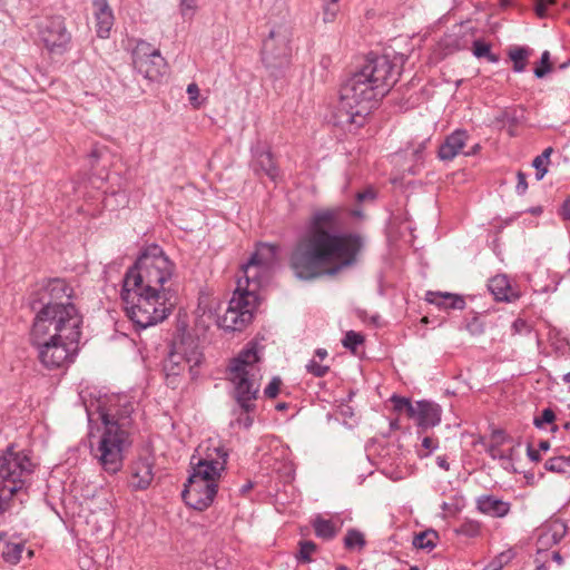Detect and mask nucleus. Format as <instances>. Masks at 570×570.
<instances>
[{
  "label": "nucleus",
  "mask_w": 570,
  "mask_h": 570,
  "mask_svg": "<svg viewBox=\"0 0 570 570\" xmlns=\"http://www.w3.org/2000/svg\"><path fill=\"white\" fill-rule=\"evenodd\" d=\"M175 264L164 252H142L135 265L125 274L121 299L127 316L140 328L164 321L170 313L165 302L168 289L165 284L171 278Z\"/></svg>",
  "instance_id": "f257e3e1"
},
{
  "label": "nucleus",
  "mask_w": 570,
  "mask_h": 570,
  "mask_svg": "<svg viewBox=\"0 0 570 570\" xmlns=\"http://www.w3.org/2000/svg\"><path fill=\"white\" fill-rule=\"evenodd\" d=\"M399 71L387 56H371L342 85L334 119L337 126L352 130L362 127L380 97L397 81Z\"/></svg>",
  "instance_id": "f03ea898"
},
{
  "label": "nucleus",
  "mask_w": 570,
  "mask_h": 570,
  "mask_svg": "<svg viewBox=\"0 0 570 570\" xmlns=\"http://www.w3.org/2000/svg\"><path fill=\"white\" fill-rule=\"evenodd\" d=\"M227 458L226 450L218 444H212L210 441L199 444L190 459L193 473L181 492L186 504L204 511L213 503Z\"/></svg>",
  "instance_id": "7ed1b4c3"
},
{
  "label": "nucleus",
  "mask_w": 570,
  "mask_h": 570,
  "mask_svg": "<svg viewBox=\"0 0 570 570\" xmlns=\"http://www.w3.org/2000/svg\"><path fill=\"white\" fill-rule=\"evenodd\" d=\"M271 256L262 252H253L250 258L242 265L243 276L237 279V286L228 307L218 318V325L226 331H242L253 320V311L258 302V291L263 279L271 271Z\"/></svg>",
  "instance_id": "20e7f679"
},
{
  "label": "nucleus",
  "mask_w": 570,
  "mask_h": 570,
  "mask_svg": "<svg viewBox=\"0 0 570 570\" xmlns=\"http://www.w3.org/2000/svg\"><path fill=\"white\" fill-rule=\"evenodd\" d=\"M132 412L131 404H125L122 410L107 409L100 412V419L105 425V431L100 438L97 458L102 470L109 474H115L124 465V452L130 446V426Z\"/></svg>",
  "instance_id": "39448f33"
},
{
  "label": "nucleus",
  "mask_w": 570,
  "mask_h": 570,
  "mask_svg": "<svg viewBox=\"0 0 570 570\" xmlns=\"http://www.w3.org/2000/svg\"><path fill=\"white\" fill-rule=\"evenodd\" d=\"M341 210L323 209L314 213L296 249H361L365 238L360 233H331L326 228L341 225Z\"/></svg>",
  "instance_id": "423d86ee"
},
{
  "label": "nucleus",
  "mask_w": 570,
  "mask_h": 570,
  "mask_svg": "<svg viewBox=\"0 0 570 570\" xmlns=\"http://www.w3.org/2000/svg\"><path fill=\"white\" fill-rule=\"evenodd\" d=\"M259 362L258 346L250 342L232 360L228 367L229 381L234 385V397L245 413L255 410L254 401L257 399L259 391L257 384L261 371Z\"/></svg>",
  "instance_id": "0eeeda50"
},
{
  "label": "nucleus",
  "mask_w": 570,
  "mask_h": 570,
  "mask_svg": "<svg viewBox=\"0 0 570 570\" xmlns=\"http://www.w3.org/2000/svg\"><path fill=\"white\" fill-rule=\"evenodd\" d=\"M32 328L31 340L53 337L79 342L82 323L81 315L75 305L67 306H38Z\"/></svg>",
  "instance_id": "6e6552de"
},
{
  "label": "nucleus",
  "mask_w": 570,
  "mask_h": 570,
  "mask_svg": "<svg viewBox=\"0 0 570 570\" xmlns=\"http://www.w3.org/2000/svg\"><path fill=\"white\" fill-rule=\"evenodd\" d=\"M269 26L268 36L263 42L262 60L268 69H281L291 62L293 41L289 12L283 3L273 7Z\"/></svg>",
  "instance_id": "1a4fd4ad"
},
{
  "label": "nucleus",
  "mask_w": 570,
  "mask_h": 570,
  "mask_svg": "<svg viewBox=\"0 0 570 570\" xmlns=\"http://www.w3.org/2000/svg\"><path fill=\"white\" fill-rule=\"evenodd\" d=\"M358 252H293L291 263L297 278L309 281L322 275H335L356 262Z\"/></svg>",
  "instance_id": "9d476101"
},
{
  "label": "nucleus",
  "mask_w": 570,
  "mask_h": 570,
  "mask_svg": "<svg viewBox=\"0 0 570 570\" xmlns=\"http://www.w3.org/2000/svg\"><path fill=\"white\" fill-rule=\"evenodd\" d=\"M32 471L33 464L28 455L14 451L13 445L0 455V513L6 510L12 497L23 489Z\"/></svg>",
  "instance_id": "9b49d317"
},
{
  "label": "nucleus",
  "mask_w": 570,
  "mask_h": 570,
  "mask_svg": "<svg viewBox=\"0 0 570 570\" xmlns=\"http://www.w3.org/2000/svg\"><path fill=\"white\" fill-rule=\"evenodd\" d=\"M132 63L140 75L153 81L160 79L167 69L160 51L142 40L132 50Z\"/></svg>",
  "instance_id": "f8f14e48"
},
{
  "label": "nucleus",
  "mask_w": 570,
  "mask_h": 570,
  "mask_svg": "<svg viewBox=\"0 0 570 570\" xmlns=\"http://www.w3.org/2000/svg\"><path fill=\"white\" fill-rule=\"evenodd\" d=\"M31 342L38 347L40 362L50 370L61 367L70 361L78 343L53 337L31 340Z\"/></svg>",
  "instance_id": "ddd939ff"
},
{
  "label": "nucleus",
  "mask_w": 570,
  "mask_h": 570,
  "mask_svg": "<svg viewBox=\"0 0 570 570\" xmlns=\"http://www.w3.org/2000/svg\"><path fill=\"white\" fill-rule=\"evenodd\" d=\"M73 294L72 287L65 279H49L42 287L35 293V297L30 302L32 311H37L38 306H67L73 305L70 301Z\"/></svg>",
  "instance_id": "4468645a"
},
{
  "label": "nucleus",
  "mask_w": 570,
  "mask_h": 570,
  "mask_svg": "<svg viewBox=\"0 0 570 570\" xmlns=\"http://www.w3.org/2000/svg\"><path fill=\"white\" fill-rule=\"evenodd\" d=\"M39 37L52 53L65 52L71 40V35L67 31L61 17H53L43 22L39 29Z\"/></svg>",
  "instance_id": "2eb2a0df"
},
{
  "label": "nucleus",
  "mask_w": 570,
  "mask_h": 570,
  "mask_svg": "<svg viewBox=\"0 0 570 570\" xmlns=\"http://www.w3.org/2000/svg\"><path fill=\"white\" fill-rule=\"evenodd\" d=\"M569 528L567 523L561 519H551L546 522L541 528L538 535V554H541L542 550L548 549L554 544L561 542V540L568 534Z\"/></svg>",
  "instance_id": "dca6fc26"
},
{
  "label": "nucleus",
  "mask_w": 570,
  "mask_h": 570,
  "mask_svg": "<svg viewBox=\"0 0 570 570\" xmlns=\"http://www.w3.org/2000/svg\"><path fill=\"white\" fill-rule=\"evenodd\" d=\"M442 410L439 404L430 401H419L415 404L414 417L420 428L435 426L441 421Z\"/></svg>",
  "instance_id": "f3484780"
},
{
  "label": "nucleus",
  "mask_w": 570,
  "mask_h": 570,
  "mask_svg": "<svg viewBox=\"0 0 570 570\" xmlns=\"http://www.w3.org/2000/svg\"><path fill=\"white\" fill-rule=\"evenodd\" d=\"M175 348L183 352L184 363L187 364L191 377H195L197 375V371H195V368L199 366L203 361V354L199 351L196 341L190 336L181 337L179 342H175Z\"/></svg>",
  "instance_id": "a211bd4d"
},
{
  "label": "nucleus",
  "mask_w": 570,
  "mask_h": 570,
  "mask_svg": "<svg viewBox=\"0 0 570 570\" xmlns=\"http://www.w3.org/2000/svg\"><path fill=\"white\" fill-rule=\"evenodd\" d=\"M97 33L100 38H108L114 24V13L107 0H94Z\"/></svg>",
  "instance_id": "6ab92c4d"
},
{
  "label": "nucleus",
  "mask_w": 570,
  "mask_h": 570,
  "mask_svg": "<svg viewBox=\"0 0 570 570\" xmlns=\"http://www.w3.org/2000/svg\"><path fill=\"white\" fill-rule=\"evenodd\" d=\"M468 134L464 130H455L446 137L445 141L440 146L439 157L442 160H452L458 156L466 144Z\"/></svg>",
  "instance_id": "aec40b11"
},
{
  "label": "nucleus",
  "mask_w": 570,
  "mask_h": 570,
  "mask_svg": "<svg viewBox=\"0 0 570 570\" xmlns=\"http://www.w3.org/2000/svg\"><path fill=\"white\" fill-rule=\"evenodd\" d=\"M489 291L497 301L513 302L519 295L512 289L505 275H497L489 281Z\"/></svg>",
  "instance_id": "412c9836"
},
{
  "label": "nucleus",
  "mask_w": 570,
  "mask_h": 570,
  "mask_svg": "<svg viewBox=\"0 0 570 570\" xmlns=\"http://www.w3.org/2000/svg\"><path fill=\"white\" fill-rule=\"evenodd\" d=\"M154 479L153 466L147 461H138L131 469L130 485L135 490L147 489Z\"/></svg>",
  "instance_id": "4be33fe9"
},
{
  "label": "nucleus",
  "mask_w": 570,
  "mask_h": 570,
  "mask_svg": "<svg viewBox=\"0 0 570 570\" xmlns=\"http://www.w3.org/2000/svg\"><path fill=\"white\" fill-rule=\"evenodd\" d=\"M253 168L256 173L261 171L274 181L278 177V168L268 150H256L254 153Z\"/></svg>",
  "instance_id": "5701e85b"
},
{
  "label": "nucleus",
  "mask_w": 570,
  "mask_h": 570,
  "mask_svg": "<svg viewBox=\"0 0 570 570\" xmlns=\"http://www.w3.org/2000/svg\"><path fill=\"white\" fill-rule=\"evenodd\" d=\"M478 509L485 514L491 517L501 518L504 517L509 510V503L499 500L491 495L480 497L476 501Z\"/></svg>",
  "instance_id": "b1692460"
},
{
  "label": "nucleus",
  "mask_w": 570,
  "mask_h": 570,
  "mask_svg": "<svg viewBox=\"0 0 570 570\" xmlns=\"http://www.w3.org/2000/svg\"><path fill=\"white\" fill-rule=\"evenodd\" d=\"M426 301L444 308L463 309L465 307L464 298L451 293L428 292Z\"/></svg>",
  "instance_id": "393cba45"
},
{
  "label": "nucleus",
  "mask_w": 570,
  "mask_h": 570,
  "mask_svg": "<svg viewBox=\"0 0 570 570\" xmlns=\"http://www.w3.org/2000/svg\"><path fill=\"white\" fill-rule=\"evenodd\" d=\"M181 353L183 352H179L178 348H175L174 344L173 350L164 361V371L166 372L167 376L178 375L185 368V366H187V364L184 363Z\"/></svg>",
  "instance_id": "a878e982"
},
{
  "label": "nucleus",
  "mask_w": 570,
  "mask_h": 570,
  "mask_svg": "<svg viewBox=\"0 0 570 570\" xmlns=\"http://www.w3.org/2000/svg\"><path fill=\"white\" fill-rule=\"evenodd\" d=\"M546 470L564 475L570 481V456H554L546 461Z\"/></svg>",
  "instance_id": "bb28decb"
},
{
  "label": "nucleus",
  "mask_w": 570,
  "mask_h": 570,
  "mask_svg": "<svg viewBox=\"0 0 570 570\" xmlns=\"http://www.w3.org/2000/svg\"><path fill=\"white\" fill-rule=\"evenodd\" d=\"M439 534L436 531L430 529L420 532L413 539V546L417 549L432 550L436 546Z\"/></svg>",
  "instance_id": "cd10ccee"
},
{
  "label": "nucleus",
  "mask_w": 570,
  "mask_h": 570,
  "mask_svg": "<svg viewBox=\"0 0 570 570\" xmlns=\"http://www.w3.org/2000/svg\"><path fill=\"white\" fill-rule=\"evenodd\" d=\"M530 49L525 47H514L510 49L509 57L513 61V70L522 72L527 66V59L530 56Z\"/></svg>",
  "instance_id": "c85d7f7f"
},
{
  "label": "nucleus",
  "mask_w": 570,
  "mask_h": 570,
  "mask_svg": "<svg viewBox=\"0 0 570 570\" xmlns=\"http://www.w3.org/2000/svg\"><path fill=\"white\" fill-rule=\"evenodd\" d=\"M472 51L476 58H487L491 63H497L499 61V57L491 52L490 43L482 40H475L473 42Z\"/></svg>",
  "instance_id": "c756f323"
},
{
  "label": "nucleus",
  "mask_w": 570,
  "mask_h": 570,
  "mask_svg": "<svg viewBox=\"0 0 570 570\" xmlns=\"http://www.w3.org/2000/svg\"><path fill=\"white\" fill-rule=\"evenodd\" d=\"M24 549L22 543H7L2 550V557L6 562L17 564L21 559V553Z\"/></svg>",
  "instance_id": "7c9ffc66"
},
{
  "label": "nucleus",
  "mask_w": 570,
  "mask_h": 570,
  "mask_svg": "<svg viewBox=\"0 0 570 570\" xmlns=\"http://www.w3.org/2000/svg\"><path fill=\"white\" fill-rule=\"evenodd\" d=\"M552 151L553 149L551 147H548L543 150L541 155L537 156L533 159L532 166L537 169L535 176L538 180H541L548 173L547 164L549 163V158Z\"/></svg>",
  "instance_id": "2f4dec72"
},
{
  "label": "nucleus",
  "mask_w": 570,
  "mask_h": 570,
  "mask_svg": "<svg viewBox=\"0 0 570 570\" xmlns=\"http://www.w3.org/2000/svg\"><path fill=\"white\" fill-rule=\"evenodd\" d=\"M315 533L323 539H332L335 535V528L330 520L317 518L313 523Z\"/></svg>",
  "instance_id": "473e14b6"
},
{
  "label": "nucleus",
  "mask_w": 570,
  "mask_h": 570,
  "mask_svg": "<svg viewBox=\"0 0 570 570\" xmlns=\"http://www.w3.org/2000/svg\"><path fill=\"white\" fill-rule=\"evenodd\" d=\"M344 544L347 549H353L356 547L362 549L365 546L363 533L354 529L348 530L344 538Z\"/></svg>",
  "instance_id": "72a5a7b5"
},
{
  "label": "nucleus",
  "mask_w": 570,
  "mask_h": 570,
  "mask_svg": "<svg viewBox=\"0 0 570 570\" xmlns=\"http://www.w3.org/2000/svg\"><path fill=\"white\" fill-rule=\"evenodd\" d=\"M391 402L393 403L395 411H399V412L406 411V413L410 417H414L415 405H413L409 399L393 395L391 397Z\"/></svg>",
  "instance_id": "f704fd0d"
},
{
  "label": "nucleus",
  "mask_w": 570,
  "mask_h": 570,
  "mask_svg": "<svg viewBox=\"0 0 570 570\" xmlns=\"http://www.w3.org/2000/svg\"><path fill=\"white\" fill-rule=\"evenodd\" d=\"M551 70H552V65L550 62V52L546 50L541 55V59H540L539 66L534 69V76L537 78H543Z\"/></svg>",
  "instance_id": "c9c22d12"
},
{
  "label": "nucleus",
  "mask_w": 570,
  "mask_h": 570,
  "mask_svg": "<svg viewBox=\"0 0 570 570\" xmlns=\"http://www.w3.org/2000/svg\"><path fill=\"white\" fill-rule=\"evenodd\" d=\"M338 1L325 0L323 7V21L325 23L333 22L338 13Z\"/></svg>",
  "instance_id": "e433bc0d"
},
{
  "label": "nucleus",
  "mask_w": 570,
  "mask_h": 570,
  "mask_svg": "<svg viewBox=\"0 0 570 570\" xmlns=\"http://www.w3.org/2000/svg\"><path fill=\"white\" fill-rule=\"evenodd\" d=\"M481 524L478 521L468 520L463 522L458 530V533L473 538L480 533Z\"/></svg>",
  "instance_id": "4c0bfd02"
},
{
  "label": "nucleus",
  "mask_w": 570,
  "mask_h": 570,
  "mask_svg": "<svg viewBox=\"0 0 570 570\" xmlns=\"http://www.w3.org/2000/svg\"><path fill=\"white\" fill-rule=\"evenodd\" d=\"M316 548L313 541H301L297 558L303 562H309L312 560L311 554L316 551Z\"/></svg>",
  "instance_id": "58836bf2"
},
{
  "label": "nucleus",
  "mask_w": 570,
  "mask_h": 570,
  "mask_svg": "<svg viewBox=\"0 0 570 570\" xmlns=\"http://www.w3.org/2000/svg\"><path fill=\"white\" fill-rule=\"evenodd\" d=\"M197 8V0H179V11L184 18H193Z\"/></svg>",
  "instance_id": "ea45409f"
},
{
  "label": "nucleus",
  "mask_w": 570,
  "mask_h": 570,
  "mask_svg": "<svg viewBox=\"0 0 570 570\" xmlns=\"http://www.w3.org/2000/svg\"><path fill=\"white\" fill-rule=\"evenodd\" d=\"M364 341L363 336L354 331H350L345 334L343 340V345L346 348L355 350L357 345L362 344Z\"/></svg>",
  "instance_id": "a19ab883"
},
{
  "label": "nucleus",
  "mask_w": 570,
  "mask_h": 570,
  "mask_svg": "<svg viewBox=\"0 0 570 570\" xmlns=\"http://www.w3.org/2000/svg\"><path fill=\"white\" fill-rule=\"evenodd\" d=\"M556 415L554 412L551 409H544L542 411L541 416L535 417L533 423L537 428L541 429L544 426V424H550L554 421Z\"/></svg>",
  "instance_id": "79ce46f5"
},
{
  "label": "nucleus",
  "mask_w": 570,
  "mask_h": 570,
  "mask_svg": "<svg viewBox=\"0 0 570 570\" xmlns=\"http://www.w3.org/2000/svg\"><path fill=\"white\" fill-rule=\"evenodd\" d=\"M328 366L321 365L315 360L309 361V363L306 365V371L316 377H323L328 372Z\"/></svg>",
  "instance_id": "37998d69"
},
{
  "label": "nucleus",
  "mask_w": 570,
  "mask_h": 570,
  "mask_svg": "<svg viewBox=\"0 0 570 570\" xmlns=\"http://www.w3.org/2000/svg\"><path fill=\"white\" fill-rule=\"evenodd\" d=\"M282 380L278 376L272 379L269 384L265 387L264 394L269 399H275L279 392Z\"/></svg>",
  "instance_id": "c03bdc74"
},
{
  "label": "nucleus",
  "mask_w": 570,
  "mask_h": 570,
  "mask_svg": "<svg viewBox=\"0 0 570 570\" xmlns=\"http://www.w3.org/2000/svg\"><path fill=\"white\" fill-rule=\"evenodd\" d=\"M187 94L193 107L199 108L202 106V101L199 100V88L195 82L187 86Z\"/></svg>",
  "instance_id": "a18cd8bd"
},
{
  "label": "nucleus",
  "mask_w": 570,
  "mask_h": 570,
  "mask_svg": "<svg viewBox=\"0 0 570 570\" xmlns=\"http://www.w3.org/2000/svg\"><path fill=\"white\" fill-rule=\"evenodd\" d=\"M535 1V12L540 18L546 17L547 7L553 4L556 0H534Z\"/></svg>",
  "instance_id": "49530a36"
},
{
  "label": "nucleus",
  "mask_w": 570,
  "mask_h": 570,
  "mask_svg": "<svg viewBox=\"0 0 570 570\" xmlns=\"http://www.w3.org/2000/svg\"><path fill=\"white\" fill-rule=\"evenodd\" d=\"M509 556L507 553H501L497 560L489 563L484 570H501L503 567V562H507Z\"/></svg>",
  "instance_id": "de8ad7c7"
},
{
  "label": "nucleus",
  "mask_w": 570,
  "mask_h": 570,
  "mask_svg": "<svg viewBox=\"0 0 570 570\" xmlns=\"http://www.w3.org/2000/svg\"><path fill=\"white\" fill-rule=\"evenodd\" d=\"M517 178H518V184H517V187H515L517 188V193L519 195H523L527 191V188H528L525 174H523L522 171H518Z\"/></svg>",
  "instance_id": "09e8293b"
},
{
  "label": "nucleus",
  "mask_w": 570,
  "mask_h": 570,
  "mask_svg": "<svg viewBox=\"0 0 570 570\" xmlns=\"http://www.w3.org/2000/svg\"><path fill=\"white\" fill-rule=\"evenodd\" d=\"M375 198V191L372 188H368L364 191L357 193L356 199L358 202L373 200Z\"/></svg>",
  "instance_id": "8fccbe9b"
},
{
  "label": "nucleus",
  "mask_w": 570,
  "mask_h": 570,
  "mask_svg": "<svg viewBox=\"0 0 570 570\" xmlns=\"http://www.w3.org/2000/svg\"><path fill=\"white\" fill-rule=\"evenodd\" d=\"M543 562H547V566H548L547 570H549V569H550V567H551V562H556V563H557V566H559V567H560V566H562V563H563V559H562L561 554H560L558 551H553V552L551 553V561L543 560V561H542V563H543ZM539 564H541V562H540Z\"/></svg>",
  "instance_id": "3c124183"
},
{
  "label": "nucleus",
  "mask_w": 570,
  "mask_h": 570,
  "mask_svg": "<svg viewBox=\"0 0 570 570\" xmlns=\"http://www.w3.org/2000/svg\"><path fill=\"white\" fill-rule=\"evenodd\" d=\"M422 446L428 451L424 455H428L432 450L436 449V443L432 438L425 436L422 440Z\"/></svg>",
  "instance_id": "603ef678"
},
{
  "label": "nucleus",
  "mask_w": 570,
  "mask_h": 570,
  "mask_svg": "<svg viewBox=\"0 0 570 570\" xmlns=\"http://www.w3.org/2000/svg\"><path fill=\"white\" fill-rule=\"evenodd\" d=\"M562 216L564 219L570 220V198L567 199L563 204Z\"/></svg>",
  "instance_id": "864d4df0"
},
{
  "label": "nucleus",
  "mask_w": 570,
  "mask_h": 570,
  "mask_svg": "<svg viewBox=\"0 0 570 570\" xmlns=\"http://www.w3.org/2000/svg\"><path fill=\"white\" fill-rule=\"evenodd\" d=\"M513 328L515 332H521L523 328H527V323L523 320L518 318L513 322Z\"/></svg>",
  "instance_id": "5fc2aeb1"
},
{
  "label": "nucleus",
  "mask_w": 570,
  "mask_h": 570,
  "mask_svg": "<svg viewBox=\"0 0 570 570\" xmlns=\"http://www.w3.org/2000/svg\"><path fill=\"white\" fill-rule=\"evenodd\" d=\"M528 455L532 461H539L540 454L538 450L532 449L531 446L528 448Z\"/></svg>",
  "instance_id": "6e6d98bb"
},
{
  "label": "nucleus",
  "mask_w": 570,
  "mask_h": 570,
  "mask_svg": "<svg viewBox=\"0 0 570 570\" xmlns=\"http://www.w3.org/2000/svg\"><path fill=\"white\" fill-rule=\"evenodd\" d=\"M255 249H271V250H274V249H278V247L274 244H265V243H258L256 244V248Z\"/></svg>",
  "instance_id": "4d7b16f0"
},
{
  "label": "nucleus",
  "mask_w": 570,
  "mask_h": 570,
  "mask_svg": "<svg viewBox=\"0 0 570 570\" xmlns=\"http://www.w3.org/2000/svg\"><path fill=\"white\" fill-rule=\"evenodd\" d=\"M436 463L440 468L444 469V470H449V463L446 461V459L444 456H438L436 458Z\"/></svg>",
  "instance_id": "13d9d810"
},
{
  "label": "nucleus",
  "mask_w": 570,
  "mask_h": 570,
  "mask_svg": "<svg viewBox=\"0 0 570 570\" xmlns=\"http://www.w3.org/2000/svg\"><path fill=\"white\" fill-rule=\"evenodd\" d=\"M315 355H316L320 360H324V358L327 356V351H326V350H324V348H318V350H316Z\"/></svg>",
  "instance_id": "bf43d9fd"
},
{
  "label": "nucleus",
  "mask_w": 570,
  "mask_h": 570,
  "mask_svg": "<svg viewBox=\"0 0 570 570\" xmlns=\"http://www.w3.org/2000/svg\"><path fill=\"white\" fill-rule=\"evenodd\" d=\"M549 448H550V444H549L548 441H541L539 443V450L540 451H547V450H549Z\"/></svg>",
  "instance_id": "052dcab7"
},
{
  "label": "nucleus",
  "mask_w": 570,
  "mask_h": 570,
  "mask_svg": "<svg viewBox=\"0 0 570 570\" xmlns=\"http://www.w3.org/2000/svg\"><path fill=\"white\" fill-rule=\"evenodd\" d=\"M351 215H352V216H354V217H356V218H360V219H362V218L364 217L363 212H362V210H360V209H354V210H352V212H351Z\"/></svg>",
  "instance_id": "680f3d73"
},
{
  "label": "nucleus",
  "mask_w": 570,
  "mask_h": 570,
  "mask_svg": "<svg viewBox=\"0 0 570 570\" xmlns=\"http://www.w3.org/2000/svg\"><path fill=\"white\" fill-rule=\"evenodd\" d=\"M548 566L547 562H543L541 564H538L534 570H547Z\"/></svg>",
  "instance_id": "e2e57ef3"
},
{
  "label": "nucleus",
  "mask_w": 570,
  "mask_h": 570,
  "mask_svg": "<svg viewBox=\"0 0 570 570\" xmlns=\"http://www.w3.org/2000/svg\"><path fill=\"white\" fill-rule=\"evenodd\" d=\"M286 407H287V404H286V403H278V404L276 405V410H278V411H283V410H285Z\"/></svg>",
  "instance_id": "0e129e2a"
},
{
  "label": "nucleus",
  "mask_w": 570,
  "mask_h": 570,
  "mask_svg": "<svg viewBox=\"0 0 570 570\" xmlns=\"http://www.w3.org/2000/svg\"><path fill=\"white\" fill-rule=\"evenodd\" d=\"M490 453H491V455H492L493 458H495L497 455H499V454H498V449H497V448H492V449L490 450Z\"/></svg>",
  "instance_id": "69168bd1"
},
{
  "label": "nucleus",
  "mask_w": 570,
  "mask_h": 570,
  "mask_svg": "<svg viewBox=\"0 0 570 570\" xmlns=\"http://www.w3.org/2000/svg\"><path fill=\"white\" fill-rule=\"evenodd\" d=\"M252 424V419L247 415L245 419V426H249Z\"/></svg>",
  "instance_id": "338daca9"
},
{
  "label": "nucleus",
  "mask_w": 570,
  "mask_h": 570,
  "mask_svg": "<svg viewBox=\"0 0 570 570\" xmlns=\"http://www.w3.org/2000/svg\"><path fill=\"white\" fill-rule=\"evenodd\" d=\"M250 488H252V483H248V484L244 485L243 487V492L248 491Z\"/></svg>",
  "instance_id": "774afa93"
}]
</instances>
